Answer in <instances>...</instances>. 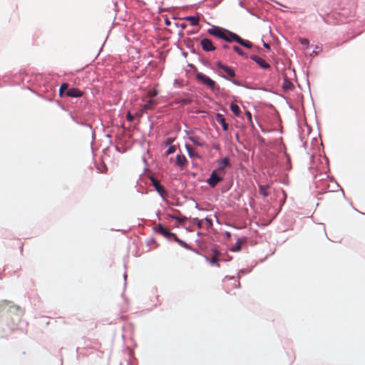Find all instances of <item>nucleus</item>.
Instances as JSON below:
<instances>
[{
	"label": "nucleus",
	"instance_id": "11",
	"mask_svg": "<svg viewBox=\"0 0 365 365\" xmlns=\"http://www.w3.org/2000/svg\"><path fill=\"white\" fill-rule=\"evenodd\" d=\"M187 160L186 158L185 157V155L178 154L176 156L175 164L181 170H182L187 165Z\"/></svg>",
	"mask_w": 365,
	"mask_h": 365
},
{
	"label": "nucleus",
	"instance_id": "45",
	"mask_svg": "<svg viewBox=\"0 0 365 365\" xmlns=\"http://www.w3.org/2000/svg\"><path fill=\"white\" fill-rule=\"evenodd\" d=\"M166 24L167 25H169L170 24V21L168 20L166 21Z\"/></svg>",
	"mask_w": 365,
	"mask_h": 365
},
{
	"label": "nucleus",
	"instance_id": "9",
	"mask_svg": "<svg viewBox=\"0 0 365 365\" xmlns=\"http://www.w3.org/2000/svg\"><path fill=\"white\" fill-rule=\"evenodd\" d=\"M250 58L255 61L262 68L267 69L270 68V65L268 63L257 56L253 55L250 57Z\"/></svg>",
	"mask_w": 365,
	"mask_h": 365
},
{
	"label": "nucleus",
	"instance_id": "19",
	"mask_svg": "<svg viewBox=\"0 0 365 365\" xmlns=\"http://www.w3.org/2000/svg\"><path fill=\"white\" fill-rule=\"evenodd\" d=\"M185 20L190 22L192 26L198 25L199 21H200L199 17L192 16H186L185 18Z\"/></svg>",
	"mask_w": 365,
	"mask_h": 365
},
{
	"label": "nucleus",
	"instance_id": "16",
	"mask_svg": "<svg viewBox=\"0 0 365 365\" xmlns=\"http://www.w3.org/2000/svg\"><path fill=\"white\" fill-rule=\"evenodd\" d=\"M269 185H260L259 186V191L260 195H262L264 197H267L269 195Z\"/></svg>",
	"mask_w": 365,
	"mask_h": 365
},
{
	"label": "nucleus",
	"instance_id": "12",
	"mask_svg": "<svg viewBox=\"0 0 365 365\" xmlns=\"http://www.w3.org/2000/svg\"><path fill=\"white\" fill-rule=\"evenodd\" d=\"M66 94L68 97L78 98V97H81L83 96V93L78 88H71L66 91Z\"/></svg>",
	"mask_w": 365,
	"mask_h": 365
},
{
	"label": "nucleus",
	"instance_id": "18",
	"mask_svg": "<svg viewBox=\"0 0 365 365\" xmlns=\"http://www.w3.org/2000/svg\"><path fill=\"white\" fill-rule=\"evenodd\" d=\"M245 242V240L238 239L235 244L230 248L232 252H238L241 250L242 244Z\"/></svg>",
	"mask_w": 365,
	"mask_h": 365
},
{
	"label": "nucleus",
	"instance_id": "35",
	"mask_svg": "<svg viewBox=\"0 0 365 365\" xmlns=\"http://www.w3.org/2000/svg\"><path fill=\"white\" fill-rule=\"evenodd\" d=\"M192 102V100L189 99V98H185V99H182L180 101V103L183 105H187V104H189Z\"/></svg>",
	"mask_w": 365,
	"mask_h": 365
},
{
	"label": "nucleus",
	"instance_id": "38",
	"mask_svg": "<svg viewBox=\"0 0 365 365\" xmlns=\"http://www.w3.org/2000/svg\"><path fill=\"white\" fill-rule=\"evenodd\" d=\"M246 115H247V118L249 119V120H251V119H252V114H251V113L247 111L246 113Z\"/></svg>",
	"mask_w": 365,
	"mask_h": 365
},
{
	"label": "nucleus",
	"instance_id": "8",
	"mask_svg": "<svg viewBox=\"0 0 365 365\" xmlns=\"http://www.w3.org/2000/svg\"><path fill=\"white\" fill-rule=\"evenodd\" d=\"M152 185L155 187L156 191L162 196L164 197L167 192L164 187L160 185V182L156 180L154 177L150 178Z\"/></svg>",
	"mask_w": 365,
	"mask_h": 365
},
{
	"label": "nucleus",
	"instance_id": "33",
	"mask_svg": "<svg viewBox=\"0 0 365 365\" xmlns=\"http://www.w3.org/2000/svg\"><path fill=\"white\" fill-rule=\"evenodd\" d=\"M174 139L172 138H168L166 139V140L164 142V145L165 146H168V145H170L172 144V143L173 142Z\"/></svg>",
	"mask_w": 365,
	"mask_h": 365
},
{
	"label": "nucleus",
	"instance_id": "27",
	"mask_svg": "<svg viewBox=\"0 0 365 365\" xmlns=\"http://www.w3.org/2000/svg\"><path fill=\"white\" fill-rule=\"evenodd\" d=\"M68 83H62L61 87H60V89H59V95L61 96H62L63 93H64V91H66V90L67 91L68 90Z\"/></svg>",
	"mask_w": 365,
	"mask_h": 365
},
{
	"label": "nucleus",
	"instance_id": "1",
	"mask_svg": "<svg viewBox=\"0 0 365 365\" xmlns=\"http://www.w3.org/2000/svg\"><path fill=\"white\" fill-rule=\"evenodd\" d=\"M226 170L223 169L222 166H218V168L213 170L207 179V182L212 187H215L220 182H221L224 176L225 175Z\"/></svg>",
	"mask_w": 365,
	"mask_h": 365
},
{
	"label": "nucleus",
	"instance_id": "44",
	"mask_svg": "<svg viewBox=\"0 0 365 365\" xmlns=\"http://www.w3.org/2000/svg\"><path fill=\"white\" fill-rule=\"evenodd\" d=\"M235 85H240L237 81H232Z\"/></svg>",
	"mask_w": 365,
	"mask_h": 365
},
{
	"label": "nucleus",
	"instance_id": "28",
	"mask_svg": "<svg viewBox=\"0 0 365 365\" xmlns=\"http://www.w3.org/2000/svg\"><path fill=\"white\" fill-rule=\"evenodd\" d=\"M233 49L235 52H237L239 55L242 56H245V53L242 51V49L237 46H233Z\"/></svg>",
	"mask_w": 365,
	"mask_h": 365
},
{
	"label": "nucleus",
	"instance_id": "21",
	"mask_svg": "<svg viewBox=\"0 0 365 365\" xmlns=\"http://www.w3.org/2000/svg\"><path fill=\"white\" fill-rule=\"evenodd\" d=\"M293 87H294V85L292 84V83L290 81H289L287 78L284 79L282 88L284 91L292 90L293 88Z\"/></svg>",
	"mask_w": 365,
	"mask_h": 365
},
{
	"label": "nucleus",
	"instance_id": "30",
	"mask_svg": "<svg viewBox=\"0 0 365 365\" xmlns=\"http://www.w3.org/2000/svg\"><path fill=\"white\" fill-rule=\"evenodd\" d=\"M175 150H176L175 146V145H170V148H168V150L166 151L165 155H169L175 153Z\"/></svg>",
	"mask_w": 365,
	"mask_h": 365
},
{
	"label": "nucleus",
	"instance_id": "24",
	"mask_svg": "<svg viewBox=\"0 0 365 365\" xmlns=\"http://www.w3.org/2000/svg\"><path fill=\"white\" fill-rule=\"evenodd\" d=\"M158 95V91L155 89H153V90H150L146 96H145V98H148V99H153V98L155 96H156Z\"/></svg>",
	"mask_w": 365,
	"mask_h": 365
},
{
	"label": "nucleus",
	"instance_id": "25",
	"mask_svg": "<svg viewBox=\"0 0 365 365\" xmlns=\"http://www.w3.org/2000/svg\"><path fill=\"white\" fill-rule=\"evenodd\" d=\"M218 257H219V253L217 252H215L213 257L210 260V263L212 264H217L219 266V264H217Z\"/></svg>",
	"mask_w": 365,
	"mask_h": 365
},
{
	"label": "nucleus",
	"instance_id": "43",
	"mask_svg": "<svg viewBox=\"0 0 365 365\" xmlns=\"http://www.w3.org/2000/svg\"><path fill=\"white\" fill-rule=\"evenodd\" d=\"M226 279H227V277H226ZM228 279H229V280H234V281H235V282H237L234 277H230V278H228Z\"/></svg>",
	"mask_w": 365,
	"mask_h": 365
},
{
	"label": "nucleus",
	"instance_id": "6",
	"mask_svg": "<svg viewBox=\"0 0 365 365\" xmlns=\"http://www.w3.org/2000/svg\"><path fill=\"white\" fill-rule=\"evenodd\" d=\"M216 66L217 68L222 70L229 77L233 78L235 76V71L232 68L222 64L220 61H217Z\"/></svg>",
	"mask_w": 365,
	"mask_h": 365
},
{
	"label": "nucleus",
	"instance_id": "14",
	"mask_svg": "<svg viewBox=\"0 0 365 365\" xmlns=\"http://www.w3.org/2000/svg\"><path fill=\"white\" fill-rule=\"evenodd\" d=\"M188 139L192 142L195 145L197 146H204L205 143L200 139L199 137L195 135H190L188 137Z\"/></svg>",
	"mask_w": 365,
	"mask_h": 365
},
{
	"label": "nucleus",
	"instance_id": "41",
	"mask_svg": "<svg viewBox=\"0 0 365 365\" xmlns=\"http://www.w3.org/2000/svg\"><path fill=\"white\" fill-rule=\"evenodd\" d=\"M222 48H223L224 49H227V48H229V46H228V45H227V44H225V45H223V46H222Z\"/></svg>",
	"mask_w": 365,
	"mask_h": 365
},
{
	"label": "nucleus",
	"instance_id": "3",
	"mask_svg": "<svg viewBox=\"0 0 365 365\" xmlns=\"http://www.w3.org/2000/svg\"><path fill=\"white\" fill-rule=\"evenodd\" d=\"M155 232L161 235L164 236L167 239H173L176 242H180V240L175 235V234L170 232L167 228L164 227L163 225L158 224L154 227Z\"/></svg>",
	"mask_w": 365,
	"mask_h": 365
},
{
	"label": "nucleus",
	"instance_id": "15",
	"mask_svg": "<svg viewBox=\"0 0 365 365\" xmlns=\"http://www.w3.org/2000/svg\"><path fill=\"white\" fill-rule=\"evenodd\" d=\"M185 148H186L187 153L190 158H200L199 154L190 145L186 144Z\"/></svg>",
	"mask_w": 365,
	"mask_h": 365
},
{
	"label": "nucleus",
	"instance_id": "32",
	"mask_svg": "<svg viewBox=\"0 0 365 365\" xmlns=\"http://www.w3.org/2000/svg\"><path fill=\"white\" fill-rule=\"evenodd\" d=\"M193 222H195L197 224L198 228H200V229L202 228V223H203L202 220H199L198 218H194Z\"/></svg>",
	"mask_w": 365,
	"mask_h": 365
},
{
	"label": "nucleus",
	"instance_id": "42",
	"mask_svg": "<svg viewBox=\"0 0 365 365\" xmlns=\"http://www.w3.org/2000/svg\"><path fill=\"white\" fill-rule=\"evenodd\" d=\"M264 47H266L267 48H269V45L268 43H264Z\"/></svg>",
	"mask_w": 365,
	"mask_h": 365
},
{
	"label": "nucleus",
	"instance_id": "22",
	"mask_svg": "<svg viewBox=\"0 0 365 365\" xmlns=\"http://www.w3.org/2000/svg\"><path fill=\"white\" fill-rule=\"evenodd\" d=\"M218 165L222 166L223 169L225 170V168L227 166H230V160L227 158H224L223 159L218 161Z\"/></svg>",
	"mask_w": 365,
	"mask_h": 365
},
{
	"label": "nucleus",
	"instance_id": "7",
	"mask_svg": "<svg viewBox=\"0 0 365 365\" xmlns=\"http://www.w3.org/2000/svg\"><path fill=\"white\" fill-rule=\"evenodd\" d=\"M202 49L205 51H213L216 49L212 41L209 38H202L200 41Z\"/></svg>",
	"mask_w": 365,
	"mask_h": 365
},
{
	"label": "nucleus",
	"instance_id": "2",
	"mask_svg": "<svg viewBox=\"0 0 365 365\" xmlns=\"http://www.w3.org/2000/svg\"><path fill=\"white\" fill-rule=\"evenodd\" d=\"M196 78L197 79L198 81L201 82L203 85L207 86L212 91L219 89V86L213 80H212L210 78H209L208 76L202 73H198L196 75Z\"/></svg>",
	"mask_w": 365,
	"mask_h": 365
},
{
	"label": "nucleus",
	"instance_id": "39",
	"mask_svg": "<svg viewBox=\"0 0 365 365\" xmlns=\"http://www.w3.org/2000/svg\"><path fill=\"white\" fill-rule=\"evenodd\" d=\"M13 310L14 309H11V312H9V313H6V314L9 315V317H11V319H12L13 320H14V319H13V317H11V314L13 312Z\"/></svg>",
	"mask_w": 365,
	"mask_h": 365
},
{
	"label": "nucleus",
	"instance_id": "40",
	"mask_svg": "<svg viewBox=\"0 0 365 365\" xmlns=\"http://www.w3.org/2000/svg\"><path fill=\"white\" fill-rule=\"evenodd\" d=\"M13 310L14 309H11V312H9V313H6V314L9 315V317H11V319H12L13 320H14V319H13V317H11V314L13 312Z\"/></svg>",
	"mask_w": 365,
	"mask_h": 365
},
{
	"label": "nucleus",
	"instance_id": "4",
	"mask_svg": "<svg viewBox=\"0 0 365 365\" xmlns=\"http://www.w3.org/2000/svg\"><path fill=\"white\" fill-rule=\"evenodd\" d=\"M207 33L210 35L215 36V37H217L218 38H221V39H223V40H227V39L226 30H225V29H223L222 28H220V27H217V26L212 27V28L209 29L207 30Z\"/></svg>",
	"mask_w": 365,
	"mask_h": 365
},
{
	"label": "nucleus",
	"instance_id": "20",
	"mask_svg": "<svg viewBox=\"0 0 365 365\" xmlns=\"http://www.w3.org/2000/svg\"><path fill=\"white\" fill-rule=\"evenodd\" d=\"M237 42L238 43H240V45H242L246 48H250L252 46V44L251 42H250L249 41L244 40L241 37L237 38Z\"/></svg>",
	"mask_w": 365,
	"mask_h": 365
},
{
	"label": "nucleus",
	"instance_id": "10",
	"mask_svg": "<svg viewBox=\"0 0 365 365\" xmlns=\"http://www.w3.org/2000/svg\"><path fill=\"white\" fill-rule=\"evenodd\" d=\"M11 309L17 310L18 308L10 305L6 302H3L0 303V314L11 312Z\"/></svg>",
	"mask_w": 365,
	"mask_h": 365
},
{
	"label": "nucleus",
	"instance_id": "37",
	"mask_svg": "<svg viewBox=\"0 0 365 365\" xmlns=\"http://www.w3.org/2000/svg\"><path fill=\"white\" fill-rule=\"evenodd\" d=\"M205 222L209 227L212 226V221L211 219L207 217L205 218Z\"/></svg>",
	"mask_w": 365,
	"mask_h": 365
},
{
	"label": "nucleus",
	"instance_id": "5",
	"mask_svg": "<svg viewBox=\"0 0 365 365\" xmlns=\"http://www.w3.org/2000/svg\"><path fill=\"white\" fill-rule=\"evenodd\" d=\"M143 101H145V103L143 106V108L141 110L142 112L154 110L158 104V102L155 99H146L145 98H144Z\"/></svg>",
	"mask_w": 365,
	"mask_h": 365
},
{
	"label": "nucleus",
	"instance_id": "23",
	"mask_svg": "<svg viewBox=\"0 0 365 365\" xmlns=\"http://www.w3.org/2000/svg\"><path fill=\"white\" fill-rule=\"evenodd\" d=\"M230 110L237 116H238L240 113V108L237 104L231 103Z\"/></svg>",
	"mask_w": 365,
	"mask_h": 365
},
{
	"label": "nucleus",
	"instance_id": "17",
	"mask_svg": "<svg viewBox=\"0 0 365 365\" xmlns=\"http://www.w3.org/2000/svg\"><path fill=\"white\" fill-rule=\"evenodd\" d=\"M226 33H227V40H225L226 41H228V42L236 41L237 42V38H240V36H238L237 34H236L233 32L226 31Z\"/></svg>",
	"mask_w": 365,
	"mask_h": 365
},
{
	"label": "nucleus",
	"instance_id": "13",
	"mask_svg": "<svg viewBox=\"0 0 365 365\" xmlns=\"http://www.w3.org/2000/svg\"><path fill=\"white\" fill-rule=\"evenodd\" d=\"M216 120L222 125V129L225 131L228 130L229 125L226 123L225 118H224V116L222 114L217 113L216 115Z\"/></svg>",
	"mask_w": 365,
	"mask_h": 365
},
{
	"label": "nucleus",
	"instance_id": "31",
	"mask_svg": "<svg viewBox=\"0 0 365 365\" xmlns=\"http://www.w3.org/2000/svg\"><path fill=\"white\" fill-rule=\"evenodd\" d=\"M97 169L102 173H106L108 170L107 167L104 164H102L101 166H98Z\"/></svg>",
	"mask_w": 365,
	"mask_h": 365
},
{
	"label": "nucleus",
	"instance_id": "36",
	"mask_svg": "<svg viewBox=\"0 0 365 365\" xmlns=\"http://www.w3.org/2000/svg\"><path fill=\"white\" fill-rule=\"evenodd\" d=\"M299 42L302 44V45H306L307 46L309 44V41L307 39V38H300L299 39Z\"/></svg>",
	"mask_w": 365,
	"mask_h": 365
},
{
	"label": "nucleus",
	"instance_id": "34",
	"mask_svg": "<svg viewBox=\"0 0 365 365\" xmlns=\"http://www.w3.org/2000/svg\"><path fill=\"white\" fill-rule=\"evenodd\" d=\"M135 116L133 115L130 112H128L127 113V115H126V119L129 121V122H132L134 119Z\"/></svg>",
	"mask_w": 365,
	"mask_h": 365
},
{
	"label": "nucleus",
	"instance_id": "29",
	"mask_svg": "<svg viewBox=\"0 0 365 365\" xmlns=\"http://www.w3.org/2000/svg\"><path fill=\"white\" fill-rule=\"evenodd\" d=\"M20 320H21V316L16 314L14 315V321H16V323H15L13 326H11L12 329H14L16 328L15 327L18 325V323L20 322Z\"/></svg>",
	"mask_w": 365,
	"mask_h": 365
},
{
	"label": "nucleus",
	"instance_id": "26",
	"mask_svg": "<svg viewBox=\"0 0 365 365\" xmlns=\"http://www.w3.org/2000/svg\"><path fill=\"white\" fill-rule=\"evenodd\" d=\"M167 217H169V218H173V219H175L176 220H178L180 223L182 224L185 220L187 219L185 217H178L177 216H175V215H167Z\"/></svg>",
	"mask_w": 365,
	"mask_h": 365
}]
</instances>
